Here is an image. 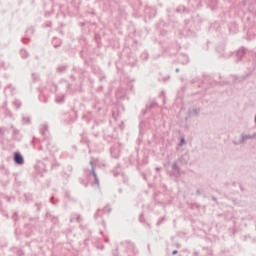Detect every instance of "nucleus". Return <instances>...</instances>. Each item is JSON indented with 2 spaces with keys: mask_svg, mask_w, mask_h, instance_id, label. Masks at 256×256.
<instances>
[{
  "mask_svg": "<svg viewBox=\"0 0 256 256\" xmlns=\"http://www.w3.org/2000/svg\"><path fill=\"white\" fill-rule=\"evenodd\" d=\"M14 161L18 165H23V156H21V154H19V153H15L14 154Z\"/></svg>",
  "mask_w": 256,
  "mask_h": 256,
  "instance_id": "obj_1",
  "label": "nucleus"
},
{
  "mask_svg": "<svg viewBox=\"0 0 256 256\" xmlns=\"http://www.w3.org/2000/svg\"><path fill=\"white\" fill-rule=\"evenodd\" d=\"M173 255H177V250L173 251Z\"/></svg>",
  "mask_w": 256,
  "mask_h": 256,
  "instance_id": "obj_2",
  "label": "nucleus"
},
{
  "mask_svg": "<svg viewBox=\"0 0 256 256\" xmlns=\"http://www.w3.org/2000/svg\"><path fill=\"white\" fill-rule=\"evenodd\" d=\"M182 143H185V139H182Z\"/></svg>",
  "mask_w": 256,
  "mask_h": 256,
  "instance_id": "obj_3",
  "label": "nucleus"
}]
</instances>
